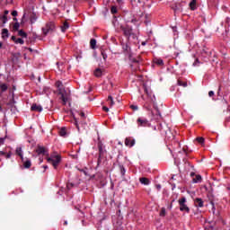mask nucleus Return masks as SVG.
<instances>
[{"label":"nucleus","instance_id":"obj_60","mask_svg":"<svg viewBox=\"0 0 230 230\" xmlns=\"http://www.w3.org/2000/svg\"><path fill=\"white\" fill-rule=\"evenodd\" d=\"M157 128L155 127H154V130H156Z\"/></svg>","mask_w":230,"mask_h":230},{"label":"nucleus","instance_id":"obj_24","mask_svg":"<svg viewBox=\"0 0 230 230\" xmlns=\"http://www.w3.org/2000/svg\"><path fill=\"white\" fill-rule=\"evenodd\" d=\"M202 181V176L200 174H197L195 178L192 179V182L194 184H197L198 182H200Z\"/></svg>","mask_w":230,"mask_h":230},{"label":"nucleus","instance_id":"obj_64","mask_svg":"<svg viewBox=\"0 0 230 230\" xmlns=\"http://www.w3.org/2000/svg\"><path fill=\"white\" fill-rule=\"evenodd\" d=\"M0 97H1V92H0Z\"/></svg>","mask_w":230,"mask_h":230},{"label":"nucleus","instance_id":"obj_8","mask_svg":"<svg viewBox=\"0 0 230 230\" xmlns=\"http://www.w3.org/2000/svg\"><path fill=\"white\" fill-rule=\"evenodd\" d=\"M137 125L138 127H150V122L148 121V119L143 118V117H139L137 119Z\"/></svg>","mask_w":230,"mask_h":230},{"label":"nucleus","instance_id":"obj_51","mask_svg":"<svg viewBox=\"0 0 230 230\" xmlns=\"http://www.w3.org/2000/svg\"><path fill=\"white\" fill-rule=\"evenodd\" d=\"M156 189L158 190V191L161 190V184L156 185Z\"/></svg>","mask_w":230,"mask_h":230},{"label":"nucleus","instance_id":"obj_2","mask_svg":"<svg viewBox=\"0 0 230 230\" xmlns=\"http://www.w3.org/2000/svg\"><path fill=\"white\" fill-rule=\"evenodd\" d=\"M158 130L161 136L165 137L167 141H173L175 139V136L172 133V129L165 123L159 124Z\"/></svg>","mask_w":230,"mask_h":230},{"label":"nucleus","instance_id":"obj_44","mask_svg":"<svg viewBox=\"0 0 230 230\" xmlns=\"http://www.w3.org/2000/svg\"><path fill=\"white\" fill-rule=\"evenodd\" d=\"M199 64H200V61H199V58H197L193 63V66H199Z\"/></svg>","mask_w":230,"mask_h":230},{"label":"nucleus","instance_id":"obj_4","mask_svg":"<svg viewBox=\"0 0 230 230\" xmlns=\"http://www.w3.org/2000/svg\"><path fill=\"white\" fill-rule=\"evenodd\" d=\"M186 202H187L186 197H181L178 199L180 211H181V213H190V207H188V204H186Z\"/></svg>","mask_w":230,"mask_h":230},{"label":"nucleus","instance_id":"obj_61","mask_svg":"<svg viewBox=\"0 0 230 230\" xmlns=\"http://www.w3.org/2000/svg\"><path fill=\"white\" fill-rule=\"evenodd\" d=\"M13 21H17V18H14Z\"/></svg>","mask_w":230,"mask_h":230},{"label":"nucleus","instance_id":"obj_42","mask_svg":"<svg viewBox=\"0 0 230 230\" xmlns=\"http://www.w3.org/2000/svg\"><path fill=\"white\" fill-rule=\"evenodd\" d=\"M208 96H209L210 98H213V96H215V92L209 91V92H208Z\"/></svg>","mask_w":230,"mask_h":230},{"label":"nucleus","instance_id":"obj_59","mask_svg":"<svg viewBox=\"0 0 230 230\" xmlns=\"http://www.w3.org/2000/svg\"><path fill=\"white\" fill-rule=\"evenodd\" d=\"M28 49H29V51H33V49L31 48H29Z\"/></svg>","mask_w":230,"mask_h":230},{"label":"nucleus","instance_id":"obj_63","mask_svg":"<svg viewBox=\"0 0 230 230\" xmlns=\"http://www.w3.org/2000/svg\"><path fill=\"white\" fill-rule=\"evenodd\" d=\"M67 188H69V184L67 185Z\"/></svg>","mask_w":230,"mask_h":230},{"label":"nucleus","instance_id":"obj_26","mask_svg":"<svg viewBox=\"0 0 230 230\" xmlns=\"http://www.w3.org/2000/svg\"><path fill=\"white\" fill-rule=\"evenodd\" d=\"M154 63L156 64V66H164V61L161 58H155Z\"/></svg>","mask_w":230,"mask_h":230},{"label":"nucleus","instance_id":"obj_1","mask_svg":"<svg viewBox=\"0 0 230 230\" xmlns=\"http://www.w3.org/2000/svg\"><path fill=\"white\" fill-rule=\"evenodd\" d=\"M144 91L146 94V97L145 95H142V100H144V109L151 114V116H154V111H152V105L155 111V116H161V111H159V107H157V103H155V95L152 93V90L148 89L146 84H143Z\"/></svg>","mask_w":230,"mask_h":230},{"label":"nucleus","instance_id":"obj_10","mask_svg":"<svg viewBox=\"0 0 230 230\" xmlns=\"http://www.w3.org/2000/svg\"><path fill=\"white\" fill-rule=\"evenodd\" d=\"M36 154H38V155H46V154H48V149L42 146H38L36 148Z\"/></svg>","mask_w":230,"mask_h":230},{"label":"nucleus","instance_id":"obj_45","mask_svg":"<svg viewBox=\"0 0 230 230\" xmlns=\"http://www.w3.org/2000/svg\"><path fill=\"white\" fill-rule=\"evenodd\" d=\"M12 15L13 17H17V11H13Z\"/></svg>","mask_w":230,"mask_h":230},{"label":"nucleus","instance_id":"obj_19","mask_svg":"<svg viewBox=\"0 0 230 230\" xmlns=\"http://www.w3.org/2000/svg\"><path fill=\"white\" fill-rule=\"evenodd\" d=\"M58 94H60V96H61V100H62V102H63V105H66V103H67V95H66V93H64V91L63 92H61V93H58Z\"/></svg>","mask_w":230,"mask_h":230},{"label":"nucleus","instance_id":"obj_50","mask_svg":"<svg viewBox=\"0 0 230 230\" xmlns=\"http://www.w3.org/2000/svg\"><path fill=\"white\" fill-rule=\"evenodd\" d=\"M0 143L3 145L4 143V138H0Z\"/></svg>","mask_w":230,"mask_h":230},{"label":"nucleus","instance_id":"obj_11","mask_svg":"<svg viewBox=\"0 0 230 230\" xmlns=\"http://www.w3.org/2000/svg\"><path fill=\"white\" fill-rule=\"evenodd\" d=\"M122 49L126 55H130L131 54V49L128 43H123L121 42Z\"/></svg>","mask_w":230,"mask_h":230},{"label":"nucleus","instance_id":"obj_30","mask_svg":"<svg viewBox=\"0 0 230 230\" xmlns=\"http://www.w3.org/2000/svg\"><path fill=\"white\" fill-rule=\"evenodd\" d=\"M0 89L2 93H5V91H8V85L6 84H1Z\"/></svg>","mask_w":230,"mask_h":230},{"label":"nucleus","instance_id":"obj_47","mask_svg":"<svg viewBox=\"0 0 230 230\" xmlns=\"http://www.w3.org/2000/svg\"><path fill=\"white\" fill-rule=\"evenodd\" d=\"M173 202H175L174 199L172 200V203H171V205H170V209H172V208L173 207Z\"/></svg>","mask_w":230,"mask_h":230},{"label":"nucleus","instance_id":"obj_21","mask_svg":"<svg viewBox=\"0 0 230 230\" xmlns=\"http://www.w3.org/2000/svg\"><path fill=\"white\" fill-rule=\"evenodd\" d=\"M67 30H69V23L67 22H65L63 23V26L61 27V31L63 33H66V31H67Z\"/></svg>","mask_w":230,"mask_h":230},{"label":"nucleus","instance_id":"obj_16","mask_svg":"<svg viewBox=\"0 0 230 230\" xmlns=\"http://www.w3.org/2000/svg\"><path fill=\"white\" fill-rule=\"evenodd\" d=\"M22 163H23V168H26V169H28V168H31V160H30V159H26V160H24V158H23V161H22Z\"/></svg>","mask_w":230,"mask_h":230},{"label":"nucleus","instance_id":"obj_12","mask_svg":"<svg viewBox=\"0 0 230 230\" xmlns=\"http://www.w3.org/2000/svg\"><path fill=\"white\" fill-rule=\"evenodd\" d=\"M128 59L130 60V62H132L133 64H139L141 62V58L137 57V58H134V56L131 54H128Z\"/></svg>","mask_w":230,"mask_h":230},{"label":"nucleus","instance_id":"obj_39","mask_svg":"<svg viewBox=\"0 0 230 230\" xmlns=\"http://www.w3.org/2000/svg\"><path fill=\"white\" fill-rule=\"evenodd\" d=\"M111 13H118V7H116L114 5L111 6Z\"/></svg>","mask_w":230,"mask_h":230},{"label":"nucleus","instance_id":"obj_48","mask_svg":"<svg viewBox=\"0 0 230 230\" xmlns=\"http://www.w3.org/2000/svg\"><path fill=\"white\" fill-rule=\"evenodd\" d=\"M12 40H13V42H15V40H17V38L15 36H12Z\"/></svg>","mask_w":230,"mask_h":230},{"label":"nucleus","instance_id":"obj_32","mask_svg":"<svg viewBox=\"0 0 230 230\" xmlns=\"http://www.w3.org/2000/svg\"><path fill=\"white\" fill-rule=\"evenodd\" d=\"M178 85L181 87H188V83L182 82L181 80H178Z\"/></svg>","mask_w":230,"mask_h":230},{"label":"nucleus","instance_id":"obj_43","mask_svg":"<svg viewBox=\"0 0 230 230\" xmlns=\"http://www.w3.org/2000/svg\"><path fill=\"white\" fill-rule=\"evenodd\" d=\"M102 56L103 60H107V55L105 54V52L102 51Z\"/></svg>","mask_w":230,"mask_h":230},{"label":"nucleus","instance_id":"obj_57","mask_svg":"<svg viewBox=\"0 0 230 230\" xmlns=\"http://www.w3.org/2000/svg\"><path fill=\"white\" fill-rule=\"evenodd\" d=\"M43 168H44L45 170H48V165H43Z\"/></svg>","mask_w":230,"mask_h":230},{"label":"nucleus","instance_id":"obj_3","mask_svg":"<svg viewBox=\"0 0 230 230\" xmlns=\"http://www.w3.org/2000/svg\"><path fill=\"white\" fill-rule=\"evenodd\" d=\"M47 161L48 163H51L52 166L57 170V168H58V164H60V162L62 161V156H60V155H51Z\"/></svg>","mask_w":230,"mask_h":230},{"label":"nucleus","instance_id":"obj_40","mask_svg":"<svg viewBox=\"0 0 230 230\" xmlns=\"http://www.w3.org/2000/svg\"><path fill=\"white\" fill-rule=\"evenodd\" d=\"M130 109H132V111H137V109H139V107H137V105H130Z\"/></svg>","mask_w":230,"mask_h":230},{"label":"nucleus","instance_id":"obj_23","mask_svg":"<svg viewBox=\"0 0 230 230\" xmlns=\"http://www.w3.org/2000/svg\"><path fill=\"white\" fill-rule=\"evenodd\" d=\"M119 170L122 177H125V173H127V170H125V166H123V164H119Z\"/></svg>","mask_w":230,"mask_h":230},{"label":"nucleus","instance_id":"obj_28","mask_svg":"<svg viewBox=\"0 0 230 230\" xmlns=\"http://www.w3.org/2000/svg\"><path fill=\"white\" fill-rule=\"evenodd\" d=\"M67 134V131L66 130V128H61L59 129V136H61V137H66Z\"/></svg>","mask_w":230,"mask_h":230},{"label":"nucleus","instance_id":"obj_56","mask_svg":"<svg viewBox=\"0 0 230 230\" xmlns=\"http://www.w3.org/2000/svg\"><path fill=\"white\" fill-rule=\"evenodd\" d=\"M3 48V42L0 41V49Z\"/></svg>","mask_w":230,"mask_h":230},{"label":"nucleus","instance_id":"obj_58","mask_svg":"<svg viewBox=\"0 0 230 230\" xmlns=\"http://www.w3.org/2000/svg\"><path fill=\"white\" fill-rule=\"evenodd\" d=\"M64 226H67V221H65V222H64Z\"/></svg>","mask_w":230,"mask_h":230},{"label":"nucleus","instance_id":"obj_55","mask_svg":"<svg viewBox=\"0 0 230 230\" xmlns=\"http://www.w3.org/2000/svg\"><path fill=\"white\" fill-rule=\"evenodd\" d=\"M117 3H123V0H117Z\"/></svg>","mask_w":230,"mask_h":230},{"label":"nucleus","instance_id":"obj_53","mask_svg":"<svg viewBox=\"0 0 230 230\" xmlns=\"http://www.w3.org/2000/svg\"><path fill=\"white\" fill-rule=\"evenodd\" d=\"M4 13V15H5V16L8 15V13H9L8 10H5Z\"/></svg>","mask_w":230,"mask_h":230},{"label":"nucleus","instance_id":"obj_62","mask_svg":"<svg viewBox=\"0 0 230 230\" xmlns=\"http://www.w3.org/2000/svg\"><path fill=\"white\" fill-rule=\"evenodd\" d=\"M31 22L33 23V20H31Z\"/></svg>","mask_w":230,"mask_h":230},{"label":"nucleus","instance_id":"obj_29","mask_svg":"<svg viewBox=\"0 0 230 230\" xmlns=\"http://www.w3.org/2000/svg\"><path fill=\"white\" fill-rule=\"evenodd\" d=\"M18 35L19 37H22L23 39H28V34L26 32H24V31L20 30L18 31Z\"/></svg>","mask_w":230,"mask_h":230},{"label":"nucleus","instance_id":"obj_17","mask_svg":"<svg viewBox=\"0 0 230 230\" xmlns=\"http://www.w3.org/2000/svg\"><path fill=\"white\" fill-rule=\"evenodd\" d=\"M139 182L144 184V186H148L150 184V180L146 177L139 178Z\"/></svg>","mask_w":230,"mask_h":230},{"label":"nucleus","instance_id":"obj_37","mask_svg":"<svg viewBox=\"0 0 230 230\" xmlns=\"http://www.w3.org/2000/svg\"><path fill=\"white\" fill-rule=\"evenodd\" d=\"M2 22H3V24H6V22H8V16L7 15H3L2 16Z\"/></svg>","mask_w":230,"mask_h":230},{"label":"nucleus","instance_id":"obj_54","mask_svg":"<svg viewBox=\"0 0 230 230\" xmlns=\"http://www.w3.org/2000/svg\"><path fill=\"white\" fill-rule=\"evenodd\" d=\"M190 177H195V172H190Z\"/></svg>","mask_w":230,"mask_h":230},{"label":"nucleus","instance_id":"obj_20","mask_svg":"<svg viewBox=\"0 0 230 230\" xmlns=\"http://www.w3.org/2000/svg\"><path fill=\"white\" fill-rule=\"evenodd\" d=\"M0 155H3L5 159H10V157H12V151H9L8 153L5 151H0Z\"/></svg>","mask_w":230,"mask_h":230},{"label":"nucleus","instance_id":"obj_13","mask_svg":"<svg viewBox=\"0 0 230 230\" xmlns=\"http://www.w3.org/2000/svg\"><path fill=\"white\" fill-rule=\"evenodd\" d=\"M31 111H32L33 112H42V106L34 103L31 105Z\"/></svg>","mask_w":230,"mask_h":230},{"label":"nucleus","instance_id":"obj_34","mask_svg":"<svg viewBox=\"0 0 230 230\" xmlns=\"http://www.w3.org/2000/svg\"><path fill=\"white\" fill-rule=\"evenodd\" d=\"M108 103L112 107L114 105V100L112 99V96L109 95L108 96Z\"/></svg>","mask_w":230,"mask_h":230},{"label":"nucleus","instance_id":"obj_41","mask_svg":"<svg viewBox=\"0 0 230 230\" xmlns=\"http://www.w3.org/2000/svg\"><path fill=\"white\" fill-rule=\"evenodd\" d=\"M79 172H81L84 173V175H88V174H87V169H79Z\"/></svg>","mask_w":230,"mask_h":230},{"label":"nucleus","instance_id":"obj_25","mask_svg":"<svg viewBox=\"0 0 230 230\" xmlns=\"http://www.w3.org/2000/svg\"><path fill=\"white\" fill-rule=\"evenodd\" d=\"M189 5L190 10H197V0H192Z\"/></svg>","mask_w":230,"mask_h":230},{"label":"nucleus","instance_id":"obj_36","mask_svg":"<svg viewBox=\"0 0 230 230\" xmlns=\"http://www.w3.org/2000/svg\"><path fill=\"white\" fill-rule=\"evenodd\" d=\"M14 43H15V44H21V45H22V44H24V40H22V38H18V39H16V40H15Z\"/></svg>","mask_w":230,"mask_h":230},{"label":"nucleus","instance_id":"obj_31","mask_svg":"<svg viewBox=\"0 0 230 230\" xmlns=\"http://www.w3.org/2000/svg\"><path fill=\"white\" fill-rule=\"evenodd\" d=\"M90 46H91L92 49H95V48H96V40L92 39L90 40Z\"/></svg>","mask_w":230,"mask_h":230},{"label":"nucleus","instance_id":"obj_22","mask_svg":"<svg viewBox=\"0 0 230 230\" xmlns=\"http://www.w3.org/2000/svg\"><path fill=\"white\" fill-rule=\"evenodd\" d=\"M10 37V33L8 32V29L2 30V39H8Z\"/></svg>","mask_w":230,"mask_h":230},{"label":"nucleus","instance_id":"obj_35","mask_svg":"<svg viewBox=\"0 0 230 230\" xmlns=\"http://www.w3.org/2000/svg\"><path fill=\"white\" fill-rule=\"evenodd\" d=\"M19 28H21V24L16 22L13 24V30H14L15 31H19Z\"/></svg>","mask_w":230,"mask_h":230},{"label":"nucleus","instance_id":"obj_18","mask_svg":"<svg viewBox=\"0 0 230 230\" xmlns=\"http://www.w3.org/2000/svg\"><path fill=\"white\" fill-rule=\"evenodd\" d=\"M56 87L58 90V93L64 92V84H62V82L60 81L56 82Z\"/></svg>","mask_w":230,"mask_h":230},{"label":"nucleus","instance_id":"obj_9","mask_svg":"<svg viewBox=\"0 0 230 230\" xmlns=\"http://www.w3.org/2000/svg\"><path fill=\"white\" fill-rule=\"evenodd\" d=\"M136 145V139L128 137L125 139V146H128L129 148H132Z\"/></svg>","mask_w":230,"mask_h":230},{"label":"nucleus","instance_id":"obj_52","mask_svg":"<svg viewBox=\"0 0 230 230\" xmlns=\"http://www.w3.org/2000/svg\"><path fill=\"white\" fill-rule=\"evenodd\" d=\"M220 91H222V85H219L217 93H219Z\"/></svg>","mask_w":230,"mask_h":230},{"label":"nucleus","instance_id":"obj_6","mask_svg":"<svg viewBox=\"0 0 230 230\" xmlns=\"http://www.w3.org/2000/svg\"><path fill=\"white\" fill-rule=\"evenodd\" d=\"M98 150H99V157H98V164L102 163V158L105 154H107V150L105 149V146H103V143L99 142L98 143Z\"/></svg>","mask_w":230,"mask_h":230},{"label":"nucleus","instance_id":"obj_33","mask_svg":"<svg viewBox=\"0 0 230 230\" xmlns=\"http://www.w3.org/2000/svg\"><path fill=\"white\" fill-rule=\"evenodd\" d=\"M196 141H197L198 143H199V145H204L205 139H204V137H198L196 138Z\"/></svg>","mask_w":230,"mask_h":230},{"label":"nucleus","instance_id":"obj_5","mask_svg":"<svg viewBox=\"0 0 230 230\" xmlns=\"http://www.w3.org/2000/svg\"><path fill=\"white\" fill-rule=\"evenodd\" d=\"M55 22H49L46 25L42 28V31L44 35H48V33H53L55 31Z\"/></svg>","mask_w":230,"mask_h":230},{"label":"nucleus","instance_id":"obj_38","mask_svg":"<svg viewBox=\"0 0 230 230\" xmlns=\"http://www.w3.org/2000/svg\"><path fill=\"white\" fill-rule=\"evenodd\" d=\"M160 217H166V208H163L160 211Z\"/></svg>","mask_w":230,"mask_h":230},{"label":"nucleus","instance_id":"obj_46","mask_svg":"<svg viewBox=\"0 0 230 230\" xmlns=\"http://www.w3.org/2000/svg\"><path fill=\"white\" fill-rule=\"evenodd\" d=\"M102 109L103 111H105V112H109V109L107 108V106H103Z\"/></svg>","mask_w":230,"mask_h":230},{"label":"nucleus","instance_id":"obj_27","mask_svg":"<svg viewBox=\"0 0 230 230\" xmlns=\"http://www.w3.org/2000/svg\"><path fill=\"white\" fill-rule=\"evenodd\" d=\"M94 76H96V78H100V76H102V69L100 68H96L95 71L93 72Z\"/></svg>","mask_w":230,"mask_h":230},{"label":"nucleus","instance_id":"obj_7","mask_svg":"<svg viewBox=\"0 0 230 230\" xmlns=\"http://www.w3.org/2000/svg\"><path fill=\"white\" fill-rule=\"evenodd\" d=\"M120 30L123 31V35L128 39H130V36L132 35V27L127 25L125 27L121 26Z\"/></svg>","mask_w":230,"mask_h":230},{"label":"nucleus","instance_id":"obj_15","mask_svg":"<svg viewBox=\"0 0 230 230\" xmlns=\"http://www.w3.org/2000/svg\"><path fill=\"white\" fill-rule=\"evenodd\" d=\"M16 155H19L21 157L22 161H24V155H22V147H17L15 150Z\"/></svg>","mask_w":230,"mask_h":230},{"label":"nucleus","instance_id":"obj_14","mask_svg":"<svg viewBox=\"0 0 230 230\" xmlns=\"http://www.w3.org/2000/svg\"><path fill=\"white\" fill-rule=\"evenodd\" d=\"M194 204L196 208H204V200H202L200 198H196L194 199Z\"/></svg>","mask_w":230,"mask_h":230},{"label":"nucleus","instance_id":"obj_49","mask_svg":"<svg viewBox=\"0 0 230 230\" xmlns=\"http://www.w3.org/2000/svg\"><path fill=\"white\" fill-rule=\"evenodd\" d=\"M80 116H81L82 118H85V113L81 112V113H80Z\"/></svg>","mask_w":230,"mask_h":230}]
</instances>
